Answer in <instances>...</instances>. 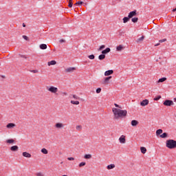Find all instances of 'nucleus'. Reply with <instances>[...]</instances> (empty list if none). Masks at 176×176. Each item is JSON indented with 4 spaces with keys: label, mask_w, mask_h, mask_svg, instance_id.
<instances>
[{
    "label": "nucleus",
    "mask_w": 176,
    "mask_h": 176,
    "mask_svg": "<svg viewBox=\"0 0 176 176\" xmlns=\"http://www.w3.org/2000/svg\"><path fill=\"white\" fill-rule=\"evenodd\" d=\"M173 12H176V8L173 10Z\"/></svg>",
    "instance_id": "nucleus-52"
},
{
    "label": "nucleus",
    "mask_w": 176,
    "mask_h": 176,
    "mask_svg": "<svg viewBox=\"0 0 176 176\" xmlns=\"http://www.w3.org/2000/svg\"><path fill=\"white\" fill-rule=\"evenodd\" d=\"M23 27H25V23H23Z\"/></svg>",
    "instance_id": "nucleus-53"
},
{
    "label": "nucleus",
    "mask_w": 176,
    "mask_h": 176,
    "mask_svg": "<svg viewBox=\"0 0 176 176\" xmlns=\"http://www.w3.org/2000/svg\"><path fill=\"white\" fill-rule=\"evenodd\" d=\"M85 159H90L91 157V155L90 154H86L84 156Z\"/></svg>",
    "instance_id": "nucleus-35"
},
{
    "label": "nucleus",
    "mask_w": 176,
    "mask_h": 176,
    "mask_svg": "<svg viewBox=\"0 0 176 176\" xmlns=\"http://www.w3.org/2000/svg\"><path fill=\"white\" fill-rule=\"evenodd\" d=\"M132 23H137L138 21V18L134 17L131 19Z\"/></svg>",
    "instance_id": "nucleus-31"
},
{
    "label": "nucleus",
    "mask_w": 176,
    "mask_h": 176,
    "mask_svg": "<svg viewBox=\"0 0 176 176\" xmlns=\"http://www.w3.org/2000/svg\"><path fill=\"white\" fill-rule=\"evenodd\" d=\"M148 104H149V100L148 99L143 100L140 102L141 107H146V105H148Z\"/></svg>",
    "instance_id": "nucleus-5"
},
{
    "label": "nucleus",
    "mask_w": 176,
    "mask_h": 176,
    "mask_svg": "<svg viewBox=\"0 0 176 176\" xmlns=\"http://www.w3.org/2000/svg\"><path fill=\"white\" fill-rule=\"evenodd\" d=\"M30 72H32L33 74H38V70H36V69L30 70Z\"/></svg>",
    "instance_id": "nucleus-44"
},
{
    "label": "nucleus",
    "mask_w": 176,
    "mask_h": 176,
    "mask_svg": "<svg viewBox=\"0 0 176 176\" xmlns=\"http://www.w3.org/2000/svg\"><path fill=\"white\" fill-rule=\"evenodd\" d=\"M78 166H79V167H83V166H86V162H82L80 163Z\"/></svg>",
    "instance_id": "nucleus-34"
},
{
    "label": "nucleus",
    "mask_w": 176,
    "mask_h": 176,
    "mask_svg": "<svg viewBox=\"0 0 176 176\" xmlns=\"http://www.w3.org/2000/svg\"><path fill=\"white\" fill-rule=\"evenodd\" d=\"M162 133H163V130L162 129H158L156 131V135H160V134H162Z\"/></svg>",
    "instance_id": "nucleus-26"
},
{
    "label": "nucleus",
    "mask_w": 176,
    "mask_h": 176,
    "mask_svg": "<svg viewBox=\"0 0 176 176\" xmlns=\"http://www.w3.org/2000/svg\"><path fill=\"white\" fill-rule=\"evenodd\" d=\"M71 104H73V105H79L80 102L79 101L76 100V101H74V100H71Z\"/></svg>",
    "instance_id": "nucleus-25"
},
{
    "label": "nucleus",
    "mask_w": 176,
    "mask_h": 176,
    "mask_svg": "<svg viewBox=\"0 0 176 176\" xmlns=\"http://www.w3.org/2000/svg\"><path fill=\"white\" fill-rule=\"evenodd\" d=\"M124 47H123V45H120L118 46H117L116 47V50L117 52H122L123 50Z\"/></svg>",
    "instance_id": "nucleus-15"
},
{
    "label": "nucleus",
    "mask_w": 176,
    "mask_h": 176,
    "mask_svg": "<svg viewBox=\"0 0 176 176\" xmlns=\"http://www.w3.org/2000/svg\"><path fill=\"white\" fill-rule=\"evenodd\" d=\"M75 5H83V2L80 1H78L77 3H76Z\"/></svg>",
    "instance_id": "nucleus-41"
},
{
    "label": "nucleus",
    "mask_w": 176,
    "mask_h": 176,
    "mask_svg": "<svg viewBox=\"0 0 176 176\" xmlns=\"http://www.w3.org/2000/svg\"><path fill=\"white\" fill-rule=\"evenodd\" d=\"M144 38L145 37L144 36H142V37L138 38L136 41L137 43H140V42H142V41H144Z\"/></svg>",
    "instance_id": "nucleus-23"
},
{
    "label": "nucleus",
    "mask_w": 176,
    "mask_h": 176,
    "mask_svg": "<svg viewBox=\"0 0 176 176\" xmlns=\"http://www.w3.org/2000/svg\"><path fill=\"white\" fill-rule=\"evenodd\" d=\"M96 93L98 94H100V93H101V88H98L97 89H96Z\"/></svg>",
    "instance_id": "nucleus-45"
},
{
    "label": "nucleus",
    "mask_w": 176,
    "mask_h": 176,
    "mask_svg": "<svg viewBox=\"0 0 176 176\" xmlns=\"http://www.w3.org/2000/svg\"><path fill=\"white\" fill-rule=\"evenodd\" d=\"M134 16H137V10L132 11L129 13L128 17L129 19H132Z\"/></svg>",
    "instance_id": "nucleus-6"
},
{
    "label": "nucleus",
    "mask_w": 176,
    "mask_h": 176,
    "mask_svg": "<svg viewBox=\"0 0 176 176\" xmlns=\"http://www.w3.org/2000/svg\"><path fill=\"white\" fill-rule=\"evenodd\" d=\"M112 79V76L106 77L103 81V85H109V80Z\"/></svg>",
    "instance_id": "nucleus-7"
},
{
    "label": "nucleus",
    "mask_w": 176,
    "mask_h": 176,
    "mask_svg": "<svg viewBox=\"0 0 176 176\" xmlns=\"http://www.w3.org/2000/svg\"><path fill=\"white\" fill-rule=\"evenodd\" d=\"M119 141L120 144H126V136H124V135H121L119 138Z\"/></svg>",
    "instance_id": "nucleus-8"
},
{
    "label": "nucleus",
    "mask_w": 176,
    "mask_h": 176,
    "mask_svg": "<svg viewBox=\"0 0 176 176\" xmlns=\"http://www.w3.org/2000/svg\"><path fill=\"white\" fill-rule=\"evenodd\" d=\"M114 105H115V107H116V108H120V109H122V107L120 106L119 104L115 103Z\"/></svg>",
    "instance_id": "nucleus-42"
},
{
    "label": "nucleus",
    "mask_w": 176,
    "mask_h": 176,
    "mask_svg": "<svg viewBox=\"0 0 176 176\" xmlns=\"http://www.w3.org/2000/svg\"><path fill=\"white\" fill-rule=\"evenodd\" d=\"M55 127L56 129H63L64 127V124L61 123V122H58L55 124Z\"/></svg>",
    "instance_id": "nucleus-9"
},
{
    "label": "nucleus",
    "mask_w": 176,
    "mask_h": 176,
    "mask_svg": "<svg viewBox=\"0 0 176 176\" xmlns=\"http://www.w3.org/2000/svg\"><path fill=\"white\" fill-rule=\"evenodd\" d=\"M73 96V98H74V100H80V98H79L78 96L76 95H72Z\"/></svg>",
    "instance_id": "nucleus-36"
},
{
    "label": "nucleus",
    "mask_w": 176,
    "mask_h": 176,
    "mask_svg": "<svg viewBox=\"0 0 176 176\" xmlns=\"http://www.w3.org/2000/svg\"><path fill=\"white\" fill-rule=\"evenodd\" d=\"M67 160H70V161H72V160H75V158H74V157H68V158H67Z\"/></svg>",
    "instance_id": "nucleus-47"
},
{
    "label": "nucleus",
    "mask_w": 176,
    "mask_h": 176,
    "mask_svg": "<svg viewBox=\"0 0 176 176\" xmlns=\"http://www.w3.org/2000/svg\"><path fill=\"white\" fill-rule=\"evenodd\" d=\"M41 152H42V153H43L44 155H47V153H48V151H47V150L46 148H42V149H41Z\"/></svg>",
    "instance_id": "nucleus-28"
},
{
    "label": "nucleus",
    "mask_w": 176,
    "mask_h": 176,
    "mask_svg": "<svg viewBox=\"0 0 176 176\" xmlns=\"http://www.w3.org/2000/svg\"><path fill=\"white\" fill-rule=\"evenodd\" d=\"M163 104L165 107H171V105H174V102L173 100H166Z\"/></svg>",
    "instance_id": "nucleus-4"
},
{
    "label": "nucleus",
    "mask_w": 176,
    "mask_h": 176,
    "mask_svg": "<svg viewBox=\"0 0 176 176\" xmlns=\"http://www.w3.org/2000/svg\"><path fill=\"white\" fill-rule=\"evenodd\" d=\"M122 20L123 23H126L130 20V18H129V16H124Z\"/></svg>",
    "instance_id": "nucleus-22"
},
{
    "label": "nucleus",
    "mask_w": 176,
    "mask_h": 176,
    "mask_svg": "<svg viewBox=\"0 0 176 176\" xmlns=\"http://www.w3.org/2000/svg\"><path fill=\"white\" fill-rule=\"evenodd\" d=\"M47 90L53 94H56L58 91V88L54 86L47 87Z\"/></svg>",
    "instance_id": "nucleus-3"
},
{
    "label": "nucleus",
    "mask_w": 176,
    "mask_h": 176,
    "mask_svg": "<svg viewBox=\"0 0 176 176\" xmlns=\"http://www.w3.org/2000/svg\"><path fill=\"white\" fill-rule=\"evenodd\" d=\"M159 45H160V43H157L155 45V46H159Z\"/></svg>",
    "instance_id": "nucleus-51"
},
{
    "label": "nucleus",
    "mask_w": 176,
    "mask_h": 176,
    "mask_svg": "<svg viewBox=\"0 0 176 176\" xmlns=\"http://www.w3.org/2000/svg\"><path fill=\"white\" fill-rule=\"evenodd\" d=\"M40 49L41 50H45V49H47V45L46 44H41L40 45Z\"/></svg>",
    "instance_id": "nucleus-17"
},
{
    "label": "nucleus",
    "mask_w": 176,
    "mask_h": 176,
    "mask_svg": "<svg viewBox=\"0 0 176 176\" xmlns=\"http://www.w3.org/2000/svg\"><path fill=\"white\" fill-rule=\"evenodd\" d=\"M72 5H73L72 0H69V5H68L69 8H72Z\"/></svg>",
    "instance_id": "nucleus-37"
},
{
    "label": "nucleus",
    "mask_w": 176,
    "mask_h": 176,
    "mask_svg": "<svg viewBox=\"0 0 176 176\" xmlns=\"http://www.w3.org/2000/svg\"><path fill=\"white\" fill-rule=\"evenodd\" d=\"M56 60H51L50 62L47 63V65L50 66V65H56Z\"/></svg>",
    "instance_id": "nucleus-18"
},
{
    "label": "nucleus",
    "mask_w": 176,
    "mask_h": 176,
    "mask_svg": "<svg viewBox=\"0 0 176 176\" xmlns=\"http://www.w3.org/2000/svg\"><path fill=\"white\" fill-rule=\"evenodd\" d=\"M166 146L168 149H175L176 148V140H168L166 142Z\"/></svg>",
    "instance_id": "nucleus-2"
},
{
    "label": "nucleus",
    "mask_w": 176,
    "mask_h": 176,
    "mask_svg": "<svg viewBox=\"0 0 176 176\" xmlns=\"http://www.w3.org/2000/svg\"><path fill=\"white\" fill-rule=\"evenodd\" d=\"M109 52H111V48L107 47L104 50L102 51V54H104L105 55V54L109 53Z\"/></svg>",
    "instance_id": "nucleus-13"
},
{
    "label": "nucleus",
    "mask_w": 176,
    "mask_h": 176,
    "mask_svg": "<svg viewBox=\"0 0 176 176\" xmlns=\"http://www.w3.org/2000/svg\"><path fill=\"white\" fill-rule=\"evenodd\" d=\"M168 134L167 133H164L160 135V138H167Z\"/></svg>",
    "instance_id": "nucleus-19"
},
{
    "label": "nucleus",
    "mask_w": 176,
    "mask_h": 176,
    "mask_svg": "<svg viewBox=\"0 0 176 176\" xmlns=\"http://www.w3.org/2000/svg\"><path fill=\"white\" fill-rule=\"evenodd\" d=\"M112 112L114 115V119H120V118H124L127 115L126 110H122L120 109L113 108Z\"/></svg>",
    "instance_id": "nucleus-1"
},
{
    "label": "nucleus",
    "mask_w": 176,
    "mask_h": 176,
    "mask_svg": "<svg viewBox=\"0 0 176 176\" xmlns=\"http://www.w3.org/2000/svg\"><path fill=\"white\" fill-rule=\"evenodd\" d=\"M13 142H14V140L13 139H9L6 140L7 144H13Z\"/></svg>",
    "instance_id": "nucleus-27"
},
{
    "label": "nucleus",
    "mask_w": 176,
    "mask_h": 176,
    "mask_svg": "<svg viewBox=\"0 0 176 176\" xmlns=\"http://www.w3.org/2000/svg\"><path fill=\"white\" fill-rule=\"evenodd\" d=\"M107 168V170H112V168H115V164L108 165Z\"/></svg>",
    "instance_id": "nucleus-24"
},
{
    "label": "nucleus",
    "mask_w": 176,
    "mask_h": 176,
    "mask_svg": "<svg viewBox=\"0 0 176 176\" xmlns=\"http://www.w3.org/2000/svg\"><path fill=\"white\" fill-rule=\"evenodd\" d=\"M10 151H12V152H17L19 151V146H11Z\"/></svg>",
    "instance_id": "nucleus-12"
},
{
    "label": "nucleus",
    "mask_w": 176,
    "mask_h": 176,
    "mask_svg": "<svg viewBox=\"0 0 176 176\" xmlns=\"http://www.w3.org/2000/svg\"><path fill=\"white\" fill-rule=\"evenodd\" d=\"M113 74V70H107L104 72V76H109V75H112Z\"/></svg>",
    "instance_id": "nucleus-10"
},
{
    "label": "nucleus",
    "mask_w": 176,
    "mask_h": 176,
    "mask_svg": "<svg viewBox=\"0 0 176 176\" xmlns=\"http://www.w3.org/2000/svg\"><path fill=\"white\" fill-rule=\"evenodd\" d=\"M174 101L176 102V98H174Z\"/></svg>",
    "instance_id": "nucleus-54"
},
{
    "label": "nucleus",
    "mask_w": 176,
    "mask_h": 176,
    "mask_svg": "<svg viewBox=\"0 0 176 176\" xmlns=\"http://www.w3.org/2000/svg\"><path fill=\"white\" fill-rule=\"evenodd\" d=\"M37 176H43V174H42V173H38L36 174Z\"/></svg>",
    "instance_id": "nucleus-49"
},
{
    "label": "nucleus",
    "mask_w": 176,
    "mask_h": 176,
    "mask_svg": "<svg viewBox=\"0 0 176 176\" xmlns=\"http://www.w3.org/2000/svg\"><path fill=\"white\" fill-rule=\"evenodd\" d=\"M160 98H162V96H157L155 98H154V101H159V100H160Z\"/></svg>",
    "instance_id": "nucleus-33"
},
{
    "label": "nucleus",
    "mask_w": 176,
    "mask_h": 176,
    "mask_svg": "<svg viewBox=\"0 0 176 176\" xmlns=\"http://www.w3.org/2000/svg\"><path fill=\"white\" fill-rule=\"evenodd\" d=\"M102 49H105V45H101V46L99 47L98 50L100 51V50H102Z\"/></svg>",
    "instance_id": "nucleus-38"
},
{
    "label": "nucleus",
    "mask_w": 176,
    "mask_h": 176,
    "mask_svg": "<svg viewBox=\"0 0 176 176\" xmlns=\"http://www.w3.org/2000/svg\"><path fill=\"white\" fill-rule=\"evenodd\" d=\"M166 41H167V39L163 38V39L160 40L159 42H160V43H163V42H166Z\"/></svg>",
    "instance_id": "nucleus-39"
},
{
    "label": "nucleus",
    "mask_w": 176,
    "mask_h": 176,
    "mask_svg": "<svg viewBox=\"0 0 176 176\" xmlns=\"http://www.w3.org/2000/svg\"><path fill=\"white\" fill-rule=\"evenodd\" d=\"M75 69H76V68L75 67H69V68H67L65 71V72L71 74V72H72L73 71H75Z\"/></svg>",
    "instance_id": "nucleus-11"
},
{
    "label": "nucleus",
    "mask_w": 176,
    "mask_h": 176,
    "mask_svg": "<svg viewBox=\"0 0 176 176\" xmlns=\"http://www.w3.org/2000/svg\"><path fill=\"white\" fill-rule=\"evenodd\" d=\"M88 58H89L90 60H94V58H96V56H94V54H91L88 56Z\"/></svg>",
    "instance_id": "nucleus-32"
},
{
    "label": "nucleus",
    "mask_w": 176,
    "mask_h": 176,
    "mask_svg": "<svg viewBox=\"0 0 176 176\" xmlns=\"http://www.w3.org/2000/svg\"><path fill=\"white\" fill-rule=\"evenodd\" d=\"M140 151L143 153V155H145V153H146V148L145 147H140Z\"/></svg>",
    "instance_id": "nucleus-21"
},
{
    "label": "nucleus",
    "mask_w": 176,
    "mask_h": 176,
    "mask_svg": "<svg viewBox=\"0 0 176 176\" xmlns=\"http://www.w3.org/2000/svg\"><path fill=\"white\" fill-rule=\"evenodd\" d=\"M23 156H24V157H31V154H30L27 152H23Z\"/></svg>",
    "instance_id": "nucleus-20"
},
{
    "label": "nucleus",
    "mask_w": 176,
    "mask_h": 176,
    "mask_svg": "<svg viewBox=\"0 0 176 176\" xmlns=\"http://www.w3.org/2000/svg\"><path fill=\"white\" fill-rule=\"evenodd\" d=\"M22 38H23V39H25V41H28V36L23 35L22 36Z\"/></svg>",
    "instance_id": "nucleus-43"
},
{
    "label": "nucleus",
    "mask_w": 176,
    "mask_h": 176,
    "mask_svg": "<svg viewBox=\"0 0 176 176\" xmlns=\"http://www.w3.org/2000/svg\"><path fill=\"white\" fill-rule=\"evenodd\" d=\"M98 58L100 60H104V58H105V55L104 54H102L99 55Z\"/></svg>",
    "instance_id": "nucleus-29"
},
{
    "label": "nucleus",
    "mask_w": 176,
    "mask_h": 176,
    "mask_svg": "<svg viewBox=\"0 0 176 176\" xmlns=\"http://www.w3.org/2000/svg\"><path fill=\"white\" fill-rule=\"evenodd\" d=\"M6 127L7 129H13V127H16V124L13 123H9L8 124H7Z\"/></svg>",
    "instance_id": "nucleus-14"
},
{
    "label": "nucleus",
    "mask_w": 176,
    "mask_h": 176,
    "mask_svg": "<svg viewBox=\"0 0 176 176\" xmlns=\"http://www.w3.org/2000/svg\"><path fill=\"white\" fill-rule=\"evenodd\" d=\"M59 42H60V43H65V40H64V39H60V40L59 41Z\"/></svg>",
    "instance_id": "nucleus-46"
},
{
    "label": "nucleus",
    "mask_w": 176,
    "mask_h": 176,
    "mask_svg": "<svg viewBox=\"0 0 176 176\" xmlns=\"http://www.w3.org/2000/svg\"><path fill=\"white\" fill-rule=\"evenodd\" d=\"M166 79H167V78H160V79H159L158 82H159L160 83H163V82H165V80H166Z\"/></svg>",
    "instance_id": "nucleus-30"
},
{
    "label": "nucleus",
    "mask_w": 176,
    "mask_h": 176,
    "mask_svg": "<svg viewBox=\"0 0 176 176\" xmlns=\"http://www.w3.org/2000/svg\"><path fill=\"white\" fill-rule=\"evenodd\" d=\"M131 126H135L138 124V121L135 120H133L131 122Z\"/></svg>",
    "instance_id": "nucleus-16"
},
{
    "label": "nucleus",
    "mask_w": 176,
    "mask_h": 176,
    "mask_svg": "<svg viewBox=\"0 0 176 176\" xmlns=\"http://www.w3.org/2000/svg\"><path fill=\"white\" fill-rule=\"evenodd\" d=\"M21 58H27V56L25 55H19Z\"/></svg>",
    "instance_id": "nucleus-48"
},
{
    "label": "nucleus",
    "mask_w": 176,
    "mask_h": 176,
    "mask_svg": "<svg viewBox=\"0 0 176 176\" xmlns=\"http://www.w3.org/2000/svg\"><path fill=\"white\" fill-rule=\"evenodd\" d=\"M76 130H82V126L78 125V126H76Z\"/></svg>",
    "instance_id": "nucleus-40"
},
{
    "label": "nucleus",
    "mask_w": 176,
    "mask_h": 176,
    "mask_svg": "<svg viewBox=\"0 0 176 176\" xmlns=\"http://www.w3.org/2000/svg\"><path fill=\"white\" fill-rule=\"evenodd\" d=\"M63 94H64V96H68V94L67 92H63Z\"/></svg>",
    "instance_id": "nucleus-50"
}]
</instances>
